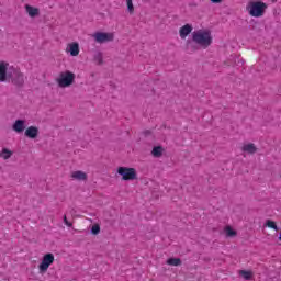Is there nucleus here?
<instances>
[{"instance_id": "nucleus-5", "label": "nucleus", "mask_w": 281, "mask_h": 281, "mask_svg": "<svg viewBox=\"0 0 281 281\" xmlns=\"http://www.w3.org/2000/svg\"><path fill=\"white\" fill-rule=\"evenodd\" d=\"M117 175L122 177L123 181H135L137 179V170L132 167H119Z\"/></svg>"}, {"instance_id": "nucleus-25", "label": "nucleus", "mask_w": 281, "mask_h": 281, "mask_svg": "<svg viewBox=\"0 0 281 281\" xmlns=\"http://www.w3.org/2000/svg\"><path fill=\"white\" fill-rule=\"evenodd\" d=\"M64 223H65V225H67V227H72L74 226V224L71 222H68L67 215H64Z\"/></svg>"}, {"instance_id": "nucleus-2", "label": "nucleus", "mask_w": 281, "mask_h": 281, "mask_svg": "<svg viewBox=\"0 0 281 281\" xmlns=\"http://www.w3.org/2000/svg\"><path fill=\"white\" fill-rule=\"evenodd\" d=\"M267 8H269V5L261 0H250L246 5L248 14L250 16H254L255 19H260L261 16H265Z\"/></svg>"}, {"instance_id": "nucleus-12", "label": "nucleus", "mask_w": 281, "mask_h": 281, "mask_svg": "<svg viewBox=\"0 0 281 281\" xmlns=\"http://www.w3.org/2000/svg\"><path fill=\"white\" fill-rule=\"evenodd\" d=\"M241 150L243 153H248V155H256L258 147L254 143H248L243 145Z\"/></svg>"}, {"instance_id": "nucleus-27", "label": "nucleus", "mask_w": 281, "mask_h": 281, "mask_svg": "<svg viewBox=\"0 0 281 281\" xmlns=\"http://www.w3.org/2000/svg\"><path fill=\"white\" fill-rule=\"evenodd\" d=\"M279 240H281V233L279 234Z\"/></svg>"}, {"instance_id": "nucleus-7", "label": "nucleus", "mask_w": 281, "mask_h": 281, "mask_svg": "<svg viewBox=\"0 0 281 281\" xmlns=\"http://www.w3.org/2000/svg\"><path fill=\"white\" fill-rule=\"evenodd\" d=\"M94 38L95 43H111L114 38L115 35L113 33H104V32H97L92 35Z\"/></svg>"}, {"instance_id": "nucleus-9", "label": "nucleus", "mask_w": 281, "mask_h": 281, "mask_svg": "<svg viewBox=\"0 0 281 281\" xmlns=\"http://www.w3.org/2000/svg\"><path fill=\"white\" fill-rule=\"evenodd\" d=\"M66 53L70 56H78L80 54V44L78 42L69 43L66 47Z\"/></svg>"}, {"instance_id": "nucleus-20", "label": "nucleus", "mask_w": 281, "mask_h": 281, "mask_svg": "<svg viewBox=\"0 0 281 281\" xmlns=\"http://www.w3.org/2000/svg\"><path fill=\"white\" fill-rule=\"evenodd\" d=\"M224 232L228 238H234V236H236V231L232 229V226H226Z\"/></svg>"}, {"instance_id": "nucleus-23", "label": "nucleus", "mask_w": 281, "mask_h": 281, "mask_svg": "<svg viewBox=\"0 0 281 281\" xmlns=\"http://www.w3.org/2000/svg\"><path fill=\"white\" fill-rule=\"evenodd\" d=\"M126 5L130 14H133L135 12V7L133 5V0H126Z\"/></svg>"}, {"instance_id": "nucleus-21", "label": "nucleus", "mask_w": 281, "mask_h": 281, "mask_svg": "<svg viewBox=\"0 0 281 281\" xmlns=\"http://www.w3.org/2000/svg\"><path fill=\"white\" fill-rule=\"evenodd\" d=\"M266 227H269L270 229H274V232H278V224H276L274 221L267 220L266 221Z\"/></svg>"}, {"instance_id": "nucleus-4", "label": "nucleus", "mask_w": 281, "mask_h": 281, "mask_svg": "<svg viewBox=\"0 0 281 281\" xmlns=\"http://www.w3.org/2000/svg\"><path fill=\"white\" fill-rule=\"evenodd\" d=\"M75 81L76 74L69 70L61 71L58 78L55 79V82H57L60 89H67V87H71V85H74Z\"/></svg>"}, {"instance_id": "nucleus-15", "label": "nucleus", "mask_w": 281, "mask_h": 281, "mask_svg": "<svg viewBox=\"0 0 281 281\" xmlns=\"http://www.w3.org/2000/svg\"><path fill=\"white\" fill-rule=\"evenodd\" d=\"M71 179L76 181H87V173L85 171H74L71 173Z\"/></svg>"}, {"instance_id": "nucleus-28", "label": "nucleus", "mask_w": 281, "mask_h": 281, "mask_svg": "<svg viewBox=\"0 0 281 281\" xmlns=\"http://www.w3.org/2000/svg\"><path fill=\"white\" fill-rule=\"evenodd\" d=\"M273 2H276V0H272Z\"/></svg>"}, {"instance_id": "nucleus-13", "label": "nucleus", "mask_w": 281, "mask_h": 281, "mask_svg": "<svg viewBox=\"0 0 281 281\" xmlns=\"http://www.w3.org/2000/svg\"><path fill=\"white\" fill-rule=\"evenodd\" d=\"M12 130L15 133H23L25 131V120H16L12 125Z\"/></svg>"}, {"instance_id": "nucleus-16", "label": "nucleus", "mask_w": 281, "mask_h": 281, "mask_svg": "<svg viewBox=\"0 0 281 281\" xmlns=\"http://www.w3.org/2000/svg\"><path fill=\"white\" fill-rule=\"evenodd\" d=\"M25 10L29 16H31V19H34V16H38V8H34L30 4H26Z\"/></svg>"}, {"instance_id": "nucleus-22", "label": "nucleus", "mask_w": 281, "mask_h": 281, "mask_svg": "<svg viewBox=\"0 0 281 281\" xmlns=\"http://www.w3.org/2000/svg\"><path fill=\"white\" fill-rule=\"evenodd\" d=\"M94 63H97V65H103L104 59H103V57H102V53H98V54L94 56Z\"/></svg>"}, {"instance_id": "nucleus-6", "label": "nucleus", "mask_w": 281, "mask_h": 281, "mask_svg": "<svg viewBox=\"0 0 281 281\" xmlns=\"http://www.w3.org/2000/svg\"><path fill=\"white\" fill-rule=\"evenodd\" d=\"M54 260H55L54 254L48 252L44 255L42 262L38 265L40 273H46L47 269H49V267L54 265Z\"/></svg>"}, {"instance_id": "nucleus-3", "label": "nucleus", "mask_w": 281, "mask_h": 281, "mask_svg": "<svg viewBox=\"0 0 281 281\" xmlns=\"http://www.w3.org/2000/svg\"><path fill=\"white\" fill-rule=\"evenodd\" d=\"M7 82H11V85H14V87H23V85H25V75L21 71V69L11 66Z\"/></svg>"}, {"instance_id": "nucleus-8", "label": "nucleus", "mask_w": 281, "mask_h": 281, "mask_svg": "<svg viewBox=\"0 0 281 281\" xmlns=\"http://www.w3.org/2000/svg\"><path fill=\"white\" fill-rule=\"evenodd\" d=\"M10 63L0 61V82H8V77L10 76Z\"/></svg>"}, {"instance_id": "nucleus-11", "label": "nucleus", "mask_w": 281, "mask_h": 281, "mask_svg": "<svg viewBox=\"0 0 281 281\" xmlns=\"http://www.w3.org/2000/svg\"><path fill=\"white\" fill-rule=\"evenodd\" d=\"M25 137L29 139H36L38 137V127L36 126H29L24 132Z\"/></svg>"}, {"instance_id": "nucleus-14", "label": "nucleus", "mask_w": 281, "mask_h": 281, "mask_svg": "<svg viewBox=\"0 0 281 281\" xmlns=\"http://www.w3.org/2000/svg\"><path fill=\"white\" fill-rule=\"evenodd\" d=\"M12 155H14V151L3 147L0 151V159H3L4 161H8V159H10L12 157Z\"/></svg>"}, {"instance_id": "nucleus-10", "label": "nucleus", "mask_w": 281, "mask_h": 281, "mask_svg": "<svg viewBox=\"0 0 281 281\" xmlns=\"http://www.w3.org/2000/svg\"><path fill=\"white\" fill-rule=\"evenodd\" d=\"M192 30H194L192 24H184L183 26H181L179 30L180 38H182V41H186V38H188L190 34H192Z\"/></svg>"}, {"instance_id": "nucleus-26", "label": "nucleus", "mask_w": 281, "mask_h": 281, "mask_svg": "<svg viewBox=\"0 0 281 281\" xmlns=\"http://www.w3.org/2000/svg\"><path fill=\"white\" fill-rule=\"evenodd\" d=\"M211 3H223V0H211Z\"/></svg>"}, {"instance_id": "nucleus-18", "label": "nucleus", "mask_w": 281, "mask_h": 281, "mask_svg": "<svg viewBox=\"0 0 281 281\" xmlns=\"http://www.w3.org/2000/svg\"><path fill=\"white\" fill-rule=\"evenodd\" d=\"M167 265H169L170 267H179V266H181V259L180 258H169L167 260Z\"/></svg>"}, {"instance_id": "nucleus-17", "label": "nucleus", "mask_w": 281, "mask_h": 281, "mask_svg": "<svg viewBox=\"0 0 281 281\" xmlns=\"http://www.w3.org/2000/svg\"><path fill=\"white\" fill-rule=\"evenodd\" d=\"M153 157L159 158L161 155H164V147L161 146H156L151 150Z\"/></svg>"}, {"instance_id": "nucleus-19", "label": "nucleus", "mask_w": 281, "mask_h": 281, "mask_svg": "<svg viewBox=\"0 0 281 281\" xmlns=\"http://www.w3.org/2000/svg\"><path fill=\"white\" fill-rule=\"evenodd\" d=\"M239 276L244 278V280H251L254 278V272L247 270H240Z\"/></svg>"}, {"instance_id": "nucleus-24", "label": "nucleus", "mask_w": 281, "mask_h": 281, "mask_svg": "<svg viewBox=\"0 0 281 281\" xmlns=\"http://www.w3.org/2000/svg\"><path fill=\"white\" fill-rule=\"evenodd\" d=\"M91 234H93L94 236H98V234H100V226L98 224H94L92 226Z\"/></svg>"}, {"instance_id": "nucleus-1", "label": "nucleus", "mask_w": 281, "mask_h": 281, "mask_svg": "<svg viewBox=\"0 0 281 281\" xmlns=\"http://www.w3.org/2000/svg\"><path fill=\"white\" fill-rule=\"evenodd\" d=\"M192 41L202 49H207L212 45L214 38L212 37V32L207 29L198 30L192 33Z\"/></svg>"}]
</instances>
